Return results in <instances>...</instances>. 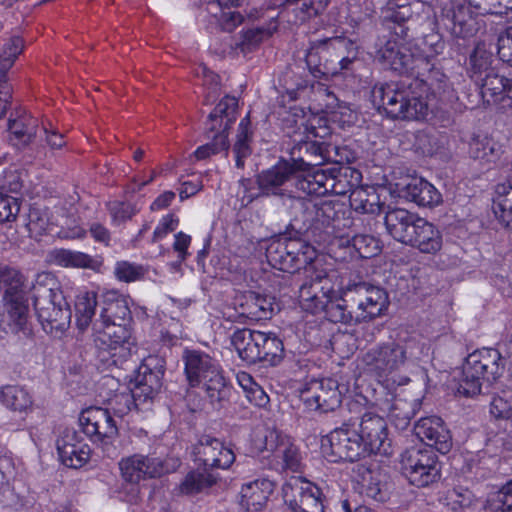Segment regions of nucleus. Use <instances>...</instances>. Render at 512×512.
Wrapping results in <instances>:
<instances>
[{"label": "nucleus", "instance_id": "28", "mask_svg": "<svg viewBox=\"0 0 512 512\" xmlns=\"http://www.w3.org/2000/svg\"><path fill=\"white\" fill-rule=\"evenodd\" d=\"M295 172L289 161H279L273 167L258 174V187L263 195H282L281 186L289 181Z\"/></svg>", "mask_w": 512, "mask_h": 512}, {"label": "nucleus", "instance_id": "33", "mask_svg": "<svg viewBox=\"0 0 512 512\" xmlns=\"http://www.w3.org/2000/svg\"><path fill=\"white\" fill-rule=\"evenodd\" d=\"M260 334L261 331L243 328L231 336V344L239 357L248 364H255L259 360Z\"/></svg>", "mask_w": 512, "mask_h": 512}, {"label": "nucleus", "instance_id": "59", "mask_svg": "<svg viewBox=\"0 0 512 512\" xmlns=\"http://www.w3.org/2000/svg\"><path fill=\"white\" fill-rule=\"evenodd\" d=\"M102 265L100 257H92L84 252L70 250V268L98 271Z\"/></svg>", "mask_w": 512, "mask_h": 512}, {"label": "nucleus", "instance_id": "52", "mask_svg": "<svg viewBox=\"0 0 512 512\" xmlns=\"http://www.w3.org/2000/svg\"><path fill=\"white\" fill-rule=\"evenodd\" d=\"M332 297L333 295L328 299L327 305L322 310L325 311L328 319L334 323L356 322L355 313H353V308H350L349 303L344 302L343 297L341 302L333 301Z\"/></svg>", "mask_w": 512, "mask_h": 512}, {"label": "nucleus", "instance_id": "58", "mask_svg": "<svg viewBox=\"0 0 512 512\" xmlns=\"http://www.w3.org/2000/svg\"><path fill=\"white\" fill-rule=\"evenodd\" d=\"M108 210L112 221L117 224L130 220L137 213L134 205L120 201L110 202L108 204Z\"/></svg>", "mask_w": 512, "mask_h": 512}, {"label": "nucleus", "instance_id": "37", "mask_svg": "<svg viewBox=\"0 0 512 512\" xmlns=\"http://www.w3.org/2000/svg\"><path fill=\"white\" fill-rule=\"evenodd\" d=\"M330 193L344 196L358 189L361 185L362 175L360 171L349 166H336L330 168Z\"/></svg>", "mask_w": 512, "mask_h": 512}, {"label": "nucleus", "instance_id": "36", "mask_svg": "<svg viewBox=\"0 0 512 512\" xmlns=\"http://www.w3.org/2000/svg\"><path fill=\"white\" fill-rule=\"evenodd\" d=\"M270 440L276 441L274 447L271 449L274 456L278 461H281V466L285 470L296 472L301 467L302 457L298 447L287 436L279 435L276 432L270 433Z\"/></svg>", "mask_w": 512, "mask_h": 512}, {"label": "nucleus", "instance_id": "40", "mask_svg": "<svg viewBox=\"0 0 512 512\" xmlns=\"http://www.w3.org/2000/svg\"><path fill=\"white\" fill-rule=\"evenodd\" d=\"M259 360L270 366L278 365L284 358V345L272 332H261L259 343Z\"/></svg>", "mask_w": 512, "mask_h": 512}, {"label": "nucleus", "instance_id": "60", "mask_svg": "<svg viewBox=\"0 0 512 512\" xmlns=\"http://www.w3.org/2000/svg\"><path fill=\"white\" fill-rule=\"evenodd\" d=\"M22 187V179L17 170H8L0 175V194H18Z\"/></svg>", "mask_w": 512, "mask_h": 512}, {"label": "nucleus", "instance_id": "4", "mask_svg": "<svg viewBox=\"0 0 512 512\" xmlns=\"http://www.w3.org/2000/svg\"><path fill=\"white\" fill-rule=\"evenodd\" d=\"M140 398L132 389L116 393L108 400V408L90 407L83 410L79 416V424L82 431L89 437L97 440L112 438L118 434L115 416L123 417L133 408L137 407Z\"/></svg>", "mask_w": 512, "mask_h": 512}, {"label": "nucleus", "instance_id": "44", "mask_svg": "<svg viewBox=\"0 0 512 512\" xmlns=\"http://www.w3.org/2000/svg\"><path fill=\"white\" fill-rule=\"evenodd\" d=\"M252 135L253 131L251 129L250 115L248 113L239 123L236 142L233 146L237 168H244V160L252 152L250 147Z\"/></svg>", "mask_w": 512, "mask_h": 512}, {"label": "nucleus", "instance_id": "19", "mask_svg": "<svg viewBox=\"0 0 512 512\" xmlns=\"http://www.w3.org/2000/svg\"><path fill=\"white\" fill-rule=\"evenodd\" d=\"M195 460L205 468L228 469L235 461L233 450L211 435H203L194 446Z\"/></svg>", "mask_w": 512, "mask_h": 512}, {"label": "nucleus", "instance_id": "25", "mask_svg": "<svg viewBox=\"0 0 512 512\" xmlns=\"http://www.w3.org/2000/svg\"><path fill=\"white\" fill-rule=\"evenodd\" d=\"M290 156L295 171H307L330 159L329 151L315 141H299L291 148Z\"/></svg>", "mask_w": 512, "mask_h": 512}, {"label": "nucleus", "instance_id": "20", "mask_svg": "<svg viewBox=\"0 0 512 512\" xmlns=\"http://www.w3.org/2000/svg\"><path fill=\"white\" fill-rule=\"evenodd\" d=\"M415 435L431 448L442 454L452 448V437L443 420L438 416L421 418L414 426Z\"/></svg>", "mask_w": 512, "mask_h": 512}, {"label": "nucleus", "instance_id": "30", "mask_svg": "<svg viewBox=\"0 0 512 512\" xmlns=\"http://www.w3.org/2000/svg\"><path fill=\"white\" fill-rule=\"evenodd\" d=\"M403 196L423 207H434L442 202L441 193L427 180L413 177L402 188Z\"/></svg>", "mask_w": 512, "mask_h": 512}, {"label": "nucleus", "instance_id": "55", "mask_svg": "<svg viewBox=\"0 0 512 512\" xmlns=\"http://www.w3.org/2000/svg\"><path fill=\"white\" fill-rule=\"evenodd\" d=\"M49 226V217L47 211L37 206H32L28 213V222L26 227L29 235L37 239L42 236Z\"/></svg>", "mask_w": 512, "mask_h": 512}, {"label": "nucleus", "instance_id": "43", "mask_svg": "<svg viewBox=\"0 0 512 512\" xmlns=\"http://www.w3.org/2000/svg\"><path fill=\"white\" fill-rule=\"evenodd\" d=\"M470 156L483 163H494L501 155V146L492 138L477 136L469 144Z\"/></svg>", "mask_w": 512, "mask_h": 512}, {"label": "nucleus", "instance_id": "11", "mask_svg": "<svg viewBox=\"0 0 512 512\" xmlns=\"http://www.w3.org/2000/svg\"><path fill=\"white\" fill-rule=\"evenodd\" d=\"M401 469L409 483L427 487L440 478V465L431 448L411 447L401 457Z\"/></svg>", "mask_w": 512, "mask_h": 512}, {"label": "nucleus", "instance_id": "48", "mask_svg": "<svg viewBox=\"0 0 512 512\" xmlns=\"http://www.w3.org/2000/svg\"><path fill=\"white\" fill-rule=\"evenodd\" d=\"M113 298H108L105 307L100 315L102 322L124 323L130 315V310L126 300L123 297L112 294Z\"/></svg>", "mask_w": 512, "mask_h": 512}, {"label": "nucleus", "instance_id": "1", "mask_svg": "<svg viewBox=\"0 0 512 512\" xmlns=\"http://www.w3.org/2000/svg\"><path fill=\"white\" fill-rule=\"evenodd\" d=\"M429 85L419 78V71L412 77L375 85L372 97L375 103L394 120L420 121L429 114Z\"/></svg>", "mask_w": 512, "mask_h": 512}, {"label": "nucleus", "instance_id": "45", "mask_svg": "<svg viewBox=\"0 0 512 512\" xmlns=\"http://www.w3.org/2000/svg\"><path fill=\"white\" fill-rule=\"evenodd\" d=\"M443 504L452 512H465L476 506L477 498L468 488L458 486L447 491Z\"/></svg>", "mask_w": 512, "mask_h": 512}, {"label": "nucleus", "instance_id": "61", "mask_svg": "<svg viewBox=\"0 0 512 512\" xmlns=\"http://www.w3.org/2000/svg\"><path fill=\"white\" fill-rule=\"evenodd\" d=\"M115 276L121 281H135L142 276V268L129 262L121 261L116 264Z\"/></svg>", "mask_w": 512, "mask_h": 512}, {"label": "nucleus", "instance_id": "5", "mask_svg": "<svg viewBox=\"0 0 512 512\" xmlns=\"http://www.w3.org/2000/svg\"><path fill=\"white\" fill-rule=\"evenodd\" d=\"M185 374L191 386L203 384L211 405L217 409L223 407L231 393L218 364L208 354L186 350L183 356Z\"/></svg>", "mask_w": 512, "mask_h": 512}, {"label": "nucleus", "instance_id": "34", "mask_svg": "<svg viewBox=\"0 0 512 512\" xmlns=\"http://www.w3.org/2000/svg\"><path fill=\"white\" fill-rule=\"evenodd\" d=\"M161 378L162 372L152 370L148 363L139 366L132 390L140 398V402L152 399L160 391Z\"/></svg>", "mask_w": 512, "mask_h": 512}, {"label": "nucleus", "instance_id": "47", "mask_svg": "<svg viewBox=\"0 0 512 512\" xmlns=\"http://www.w3.org/2000/svg\"><path fill=\"white\" fill-rule=\"evenodd\" d=\"M481 81L480 93L488 103L499 104V102H503V92H505V83H507L506 77L491 70L486 73Z\"/></svg>", "mask_w": 512, "mask_h": 512}, {"label": "nucleus", "instance_id": "41", "mask_svg": "<svg viewBox=\"0 0 512 512\" xmlns=\"http://www.w3.org/2000/svg\"><path fill=\"white\" fill-rule=\"evenodd\" d=\"M0 403L12 411L25 412L32 406V399L22 386L8 384L0 388Z\"/></svg>", "mask_w": 512, "mask_h": 512}, {"label": "nucleus", "instance_id": "53", "mask_svg": "<svg viewBox=\"0 0 512 512\" xmlns=\"http://www.w3.org/2000/svg\"><path fill=\"white\" fill-rule=\"evenodd\" d=\"M23 49V40L20 36L10 37L0 48V68L3 76L12 67L14 60Z\"/></svg>", "mask_w": 512, "mask_h": 512}, {"label": "nucleus", "instance_id": "7", "mask_svg": "<svg viewBox=\"0 0 512 512\" xmlns=\"http://www.w3.org/2000/svg\"><path fill=\"white\" fill-rule=\"evenodd\" d=\"M321 451L330 462H354L369 455L350 419L322 438Z\"/></svg>", "mask_w": 512, "mask_h": 512}, {"label": "nucleus", "instance_id": "51", "mask_svg": "<svg viewBox=\"0 0 512 512\" xmlns=\"http://www.w3.org/2000/svg\"><path fill=\"white\" fill-rule=\"evenodd\" d=\"M262 41L261 34H233L229 36L228 52L245 55L254 51Z\"/></svg>", "mask_w": 512, "mask_h": 512}, {"label": "nucleus", "instance_id": "46", "mask_svg": "<svg viewBox=\"0 0 512 512\" xmlns=\"http://www.w3.org/2000/svg\"><path fill=\"white\" fill-rule=\"evenodd\" d=\"M97 306V294L93 291H86L77 296L75 302L77 326L85 330L95 314Z\"/></svg>", "mask_w": 512, "mask_h": 512}, {"label": "nucleus", "instance_id": "38", "mask_svg": "<svg viewBox=\"0 0 512 512\" xmlns=\"http://www.w3.org/2000/svg\"><path fill=\"white\" fill-rule=\"evenodd\" d=\"M492 209L499 222L512 231V179L497 185Z\"/></svg>", "mask_w": 512, "mask_h": 512}, {"label": "nucleus", "instance_id": "50", "mask_svg": "<svg viewBox=\"0 0 512 512\" xmlns=\"http://www.w3.org/2000/svg\"><path fill=\"white\" fill-rule=\"evenodd\" d=\"M484 511L512 512V480L487 499Z\"/></svg>", "mask_w": 512, "mask_h": 512}, {"label": "nucleus", "instance_id": "8", "mask_svg": "<svg viewBox=\"0 0 512 512\" xmlns=\"http://www.w3.org/2000/svg\"><path fill=\"white\" fill-rule=\"evenodd\" d=\"M316 257L313 246L301 239L272 241L266 249L268 263L281 271L293 273L310 266Z\"/></svg>", "mask_w": 512, "mask_h": 512}, {"label": "nucleus", "instance_id": "15", "mask_svg": "<svg viewBox=\"0 0 512 512\" xmlns=\"http://www.w3.org/2000/svg\"><path fill=\"white\" fill-rule=\"evenodd\" d=\"M283 498L292 512H324L320 488L301 477L291 478L283 486Z\"/></svg>", "mask_w": 512, "mask_h": 512}, {"label": "nucleus", "instance_id": "27", "mask_svg": "<svg viewBox=\"0 0 512 512\" xmlns=\"http://www.w3.org/2000/svg\"><path fill=\"white\" fill-rule=\"evenodd\" d=\"M274 482L267 478L256 479L242 486L240 505L246 510L257 512L266 506L274 491Z\"/></svg>", "mask_w": 512, "mask_h": 512}, {"label": "nucleus", "instance_id": "56", "mask_svg": "<svg viewBox=\"0 0 512 512\" xmlns=\"http://www.w3.org/2000/svg\"><path fill=\"white\" fill-rule=\"evenodd\" d=\"M208 139L210 142L198 147L194 152V156L197 160L207 159L211 155H215L221 151H227L229 149L230 143L224 134H213Z\"/></svg>", "mask_w": 512, "mask_h": 512}, {"label": "nucleus", "instance_id": "54", "mask_svg": "<svg viewBox=\"0 0 512 512\" xmlns=\"http://www.w3.org/2000/svg\"><path fill=\"white\" fill-rule=\"evenodd\" d=\"M344 243H352L354 249L362 258H371L380 252V244L378 239L372 235L359 234L352 237L344 238Z\"/></svg>", "mask_w": 512, "mask_h": 512}, {"label": "nucleus", "instance_id": "13", "mask_svg": "<svg viewBox=\"0 0 512 512\" xmlns=\"http://www.w3.org/2000/svg\"><path fill=\"white\" fill-rule=\"evenodd\" d=\"M335 293L332 277L313 264L305 269V279L299 287V303L303 310L316 314L322 311Z\"/></svg>", "mask_w": 512, "mask_h": 512}, {"label": "nucleus", "instance_id": "3", "mask_svg": "<svg viewBox=\"0 0 512 512\" xmlns=\"http://www.w3.org/2000/svg\"><path fill=\"white\" fill-rule=\"evenodd\" d=\"M31 292L43 329L50 334L65 331L71 322V310L56 276L51 272L38 273Z\"/></svg>", "mask_w": 512, "mask_h": 512}, {"label": "nucleus", "instance_id": "42", "mask_svg": "<svg viewBox=\"0 0 512 512\" xmlns=\"http://www.w3.org/2000/svg\"><path fill=\"white\" fill-rule=\"evenodd\" d=\"M350 206L357 212L378 214L382 209L379 196L373 188L360 186L349 195Z\"/></svg>", "mask_w": 512, "mask_h": 512}, {"label": "nucleus", "instance_id": "64", "mask_svg": "<svg viewBox=\"0 0 512 512\" xmlns=\"http://www.w3.org/2000/svg\"><path fill=\"white\" fill-rule=\"evenodd\" d=\"M316 95L318 100L323 102V110L327 113H336L337 109L340 107L339 100L336 95L330 91L324 85L318 87Z\"/></svg>", "mask_w": 512, "mask_h": 512}, {"label": "nucleus", "instance_id": "62", "mask_svg": "<svg viewBox=\"0 0 512 512\" xmlns=\"http://www.w3.org/2000/svg\"><path fill=\"white\" fill-rule=\"evenodd\" d=\"M491 54L486 51L483 44H477L470 55V65L474 73L486 70L490 64Z\"/></svg>", "mask_w": 512, "mask_h": 512}, {"label": "nucleus", "instance_id": "12", "mask_svg": "<svg viewBox=\"0 0 512 512\" xmlns=\"http://www.w3.org/2000/svg\"><path fill=\"white\" fill-rule=\"evenodd\" d=\"M344 214L342 205L338 203H317L311 233L319 243L334 245L339 242V245H344V232L348 222Z\"/></svg>", "mask_w": 512, "mask_h": 512}, {"label": "nucleus", "instance_id": "29", "mask_svg": "<svg viewBox=\"0 0 512 512\" xmlns=\"http://www.w3.org/2000/svg\"><path fill=\"white\" fill-rule=\"evenodd\" d=\"M413 231L406 245L425 254H436L441 250L443 245L442 234L432 223L422 218Z\"/></svg>", "mask_w": 512, "mask_h": 512}, {"label": "nucleus", "instance_id": "49", "mask_svg": "<svg viewBox=\"0 0 512 512\" xmlns=\"http://www.w3.org/2000/svg\"><path fill=\"white\" fill-rule=\"evenodd\" d=\"M216 483V478L207 472L191 471L180 484V491L185 494H194Z\"/></svg>", "mask_w": 512, "mask_h": 512}, {"label": "nucleus", "instance_id": "9", "mask_svg": "<svg viewBox=\"0 0 512 512\" xmlns=\"http://www.w3.org/2000/svg\"><path fill=\"white\" fill-rule=\"evenodd\" d=\"M0 286L4 290L3 299L9 325L14 332L21 331L28 317V305L23 292L24 276L16 268L0 265Z\"/></svg>", "mask_w": 512, "mask_h": 512}, {"label": "nucleus", "instance_id": "22", "mask_svg": "<svg viewBox=\"0 0 512 512\" xmlns=\"http://www.w3.org/2000/svg\"><path fill=\"white\" fill-rule=\"evenodd\" d=\"M130 332L124 323L102 322L95 324L94 343L103 352H108L112 357L117 355V350H124L128 344Z\"/></svg>", "mask_w": 512, "mask_h": 512}, {"label": "nucleus", "instance_id": "32", "mask_svg": "<svg viewBox=\"0 0 512 512\" xmlns=\"http://www.w3.org/2000/svg\"><path fill=\"white\" fill-rule=\"evenodd\" d=\"M37 129L38 120L22 110L12 113L8 120V130L13 137L11 140H16V145L25 147L30 144L36 136Z\"/></svg>", "mask_w": 512, "mask_h": 512}, {"label": "nucleus", "instance_id": "16", "mask_svg": "<svg viewBox=\"0 0 512 512\" xmlns=\"http://www.w3.org/2000/svg\"><path fill=\"white\" fill-rule=\"evenodd\" d=\"M300 399L307 409L326 413L340 406L342 395L336 380L313 379L300 390Z\"/></svg>", "mask_w": 512, "mask_h": 512}, {"label": "nucleus", "instance_id": "39", "mask_svg": "<svg viewBox=\"0 0 512 512\" xmlns=\"http://www.w3.org/2000/svg\"><path fill=\"white\" fill-rule=\"evenodd\" d=\"M421 402L419 399H406L399 395L394 396L389 404L388 415L400 429L406 428L411 419L415 416L417 411L420 409Z\"/></svg>", "mask_w": 512, "mask_h": 512}, {"label": "nucleus", "instance_id": "57", "mask_svg": "<svg viewBox=\"0 0 512 512\" xmlns=\"http://www.w3.org/2000/svg\"><path fill=\"white\" fill-rule=\"evenodd\" d=\"M19 211V198L0 194V223L14 221Z\"/></svg>", "mask_w": 512, "mask_h": 512}, {"label": "nucleus", "instance_id": "31", "mask_svg": "<svg viewBox=\"0 0 512 512\" xmlns=\"http://www.w3.org/2000/svg\"><path fill=\"white\" fill-rule=\"evenodd\" d=\"M284 205L291 217L290 225L293 229L298 232L311 231L317 203L302 197L289 196Z\"/></svg>", "mask_w": 512, "mask_h": 512}, {"label": "nucleus", "instance_id": "23", "mask_svg": "<svg viewBox=\"0 0 512 512\" xmlns=\"http://www.w3.org/2000/svg\"><path fill=\"white\" fill-rule=\"evenodd\" d=\"M57 450L62 463L70 468L82 467L88 462L91 453L89 445L73 429H66L57 440Z\"/></svg>", "mask_w": 512, "mask_h": 512}, {"label": "nucleus", "instance_id": "14", "mask_svg": "<svg viewBox=\"0 0 512 512\" xmlns=\"http://www.w3.org/2000/svg\"><path fill=\"white\" fill-rule=\"evenodd\" d=\"M178 465V459H162L153 454H134L121 459L119 462L122 478L130 483H139L147 478L161 477L174 471Z\"/></svg>", "mask_w": 512, "mask_h": 512}, {"label": "nucleus", "instance_id": "2", "mask_svg": "<svg viewBox=\"0 0 512 512\" xmlns=\"http://www.w3.org/2000/svg\"><path fill=\"white\" fill-rule=\"evenodd\" d=\"M421 350L420 343L413 337L378 343L363 354V367L370 375L388 379L419 359Z\"/></svg>", "mask_w": 512, "mask_h": 512}, {"label": "nucleus", "instance_id": "17", "mask_svg": "<svg viewBox=\"0 0 512 512\" xmlns=\"http://www.w3.org/2000/svg\"><path fill=\"white\" fill-rule=\"evenodd\" d=\"M358 429L359 437L366 446L368 454L386 453L388 427L386 420L373 412H365L360 417L350 418Z\"/></svg>", "mask_w": 512, "mask_h": 512}, {"label": "nucleus", "instance_id": "6", "mask_svg": "<svg viewBox=\"0 0 512 512\" xmlns=\"http://www.w3.org/2000/svg\"><path fill=\"white\" fill-rule=\"evenodd\" d=\"M504 364L498 350L483 348L469 354L463 364L457 392L463 396H475L483 383L491 385L503 373Z\"/></svg>", "mask_w": 512, "mask_h": 512}, {"label": "nucleus", "instance_id": "21", "mask_svg": "<svg viewBox=\"0 0 512 512\" xmlns=\"http://www.w3.org/2000/svg\"><path fill=\"white\" fill-rule=\"evenodd\" d=\"M234 307L240 316L260 321L272 317L275 311V302L272 297L254 291H245L236 294Z\"/></svg>", "mask_w": 512, "mask_h": 512}, {"label": "nucleus", "instance_id": "63", "mask_svg": "<svg viewBox=\"0 0 512 512\" xmlns=\"http://www.w3.org/2000/svg\"><path fill=\"white\" fill-rule=\"evenodd\" d=\"M324 43L328 44L333 50H335L338 53V55H342L344 53L350 54L358 52V46L355 43V41L348 39L343 35L329 38L325 40Z\"/></svg>", "mask_w": 512, "mask_h": 512}, {"label": "nucleus", "instance_id": "18", "mask_svg": "<svg viewBox=\"0 0 512 512\" xmlns=\"http://www.w3.org/2000/svg\"><path fill=\"white\" fill-rule=\"evenodd\" d=\"M394 35L383 34L379 38L377 55L387 62L392 70L413 76L415 71H418L420 66L427 65V62L423 57H414L406 50H402Z\"/></svg>", "mask_w": 512, "mask_h": 512}, {"label": "nucleus", "instance_id": "26", "mask_svg": "<svg viewBox=\"0 0 512 512\" xmlns=\"http://www.w3.org/2000/svg\"><path fill=\"white\" fill-rule=\"evenodd\" d=\"M422 218L406 209L393 208L386 212L384 224L388 233L396 240L407 244L416 224Z\"/></svg>", "mask_w": 512, "mask_h": 512}, {"label": "nucleus", "instance_id": "10", "mask_svg": "<svg viewBox=\"0 0 512 512\" xmlns=\"http://www.w3.org/2000/svg\"><path fill=\"white\" fill-rule=\"evenodd\" d=\"M343 301L353 308L356 322L373 319L380 316L388 307L386 292L365 282L348 285L343 290Z\"/></svg>", "mask_w": 512, "mask_h": 512}, {"label": "nucleus", "instance_id": "24", "mask_svg": "<svg viewBox=\"0 0 512 512\" xmlns=\"http://www.w3.org/2000/svg\"><path fill=\"white\" fill-rule=\"evenodd\" d=\"M238 99L226 95L208 115L206 121V138L213 134H224L228 140L229 129L237 117Z\"/></svg>", "mask_w": 512, "mask_h": 512}, {"label": "nucleus", "instance_id": "35", "mask_svg": "<svg viewBox=\"0 0 512 512\" xmlns=\"http://www.w3.org/2000/svg\"><path fill=\"white\" fill-rule=\"evenodd\" d=\"M303 174L296 176V187L298 190L314 196H325L330 193V169H316L303 171Z\"/></svg>", "mask_w": 512, "mask_h": 512}]
</instances>
